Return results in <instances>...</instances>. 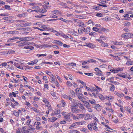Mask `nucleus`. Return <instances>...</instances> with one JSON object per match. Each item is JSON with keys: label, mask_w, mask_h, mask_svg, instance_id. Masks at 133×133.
I'll list each match as a JSON object with an SVG mask.
<instances>
[{"label": "nucleus", "mask_w": 133, "mask_h": 133, "mask_svg": "<svg viewBox=\"0 0 133 133\" xmlns=\"http://www.w3.org/2000/svg\"><path fill=\"white\" fill-rule=\"evenodd\" d=\"M73 102H72L71 103V108L72 112L73 113L76 114L78 113L80 111L79 109L76 107V104Z\"/></svg>", "instance_id": "f257e3e1"}, {"label": "nucleus", "mask_w": 133, "mask_h": 133, "mask_svg": "<svg viewBox=\"0 0 133 133\" xmlns=\"http://www.w3.org/2000/svg\"><path fill=\"white\" fill-rule=\"evenodd\" d=\"M122 36L124 37V38H128L133 37V34L131 33H126L123 34Z\"/></svg>", "instance_id": "f03ea898"}, {"label": "nucleus", "mask_w": 133, "mask_h": 133, "mask_svg": "<svg viewBox=\"0 0 133 133\" xmlns=\"http://www.w3.org/2000/svg\"><path fill=\"white\" fill-rule=\"evenodd\" d=\"M97 96H98L99 99L101 100H104L105 99H107V98H109L108 96H103L101 94H97Z\"/></svg>", "instance_id": "7ed1b4c3"}, {"label": "nucleus", "mask_w": 133, "mask_h": 133, "mask_svg": "<svg viewBox=\"0 0 133 133\" xmlns=\"http://www.w3.org/2000/svg\"><path fill=\"white\" fill-rule=\"evenodd\" d=\"M29 128L28 130L26 131V132H33V131L35 129L34 128H32V125H29Z\"/></svg>", "instance_id": "20e7f679"}, {"label": "nucleus", "mask_w": 133, "mask_h": 133, "mask_svg": "<svg viewBox=\"0 0 133 133\" xmlns=\"http://www.w3.org/2000/svg\"><path fill=\"white\" fill-rule=\"evenodd\" d=\"M64 117L66 119V121H68L70 122L71 121V120L70 119V114H68L65 115Z\"/></svg>", "instance_id": "39448f33"}, {"label": "nucleus", "mask_w": 133, "mask_h": 133, "mask_svg": "<svg viewBox=\"0 0 133 133\" xmlns=\"http://www.w3.org/2000/svg\"><path fill=\"white\" fill-rule=\"evenodd\" d=\"M25 37H23V38H20L19 39V40L20 41H22V42H21V43L22 44H24L23 45H26V44H28V45H29V44H28V43L27 42L23 41H25Z\"/></svg>", "instance_id": "423d86ee"}, {"label": "nucleus", "mask_w": 133, "mask_h": 133, "mask_svg": "<svg viewBox=\"0 0 133 133\" xmlns=\"http://www.w3.org/2000/svg\"><path fill=\"white\" fill-rule=\"evenodd\" d=\"M72 117L75 120H78V119H79L78 114H77L76 116L72 115Z\"/></svg>", "instance_id": "0eeeda50"}, {"label": "nucleus", "mask_w": 133, "mask_h": 133, "mask_svg": "<svg viewBox=\"0 0 133 133\" xmlns=\"http://www.w3.org/2000/svg\"><path fill=\"white\" fill-rule=\"evenodd\" d=\"M68 35H69V36H68L66 35H65L64 34H63L62 36H63V37L65 38H69L71 39H72L73 38L70 35H69L68 34Z\"/></svg>", "instance_id": "6e6552de"}, {"label": "nucleus", "mask_w": 133, "mask_h": 133, "mask_svg": "<svg viewBox=\"0 0 133 133\" xmlns=\"http://www.w3.org/2000/svg\"><path fill=\"white\" fill-rule=\"evenodd\" d=\"M77 24L79 26L81 27H82V26L83 25H85L83 22L81 21H78L77 22Z\"/></svg>", "instance_id": "1a4fd4ad"}, {"label": "nucleus", "mask_w": 133, "mask_h": 133, "mask_svg": "<svg viewBox=\"0 0 133 133\" xmlns=\"http://www.w3.org/2000/svg\"><path fill=\"white\" fill-rule=\"evenodd\" d=\"M115 94L120 97H121L124 96V95L122 93L121 94H120L118 92H117L116 91H115Z\"/></svg>", "instance_id": "9d476101"}, {"label": "nucleus", "mask_w": 133, "mask_h": 133, "mask_svg": "<svg viewBox=\"0 0 133 133\" xmlns=\"http://www.w3.org/2000/svg\"><path fill=\"white\" fill-rule=\"evenodd\" d=\"M85 117L84 118L85 120H87L91 118L90 115L89 114H87L85 115Z\"/></svg>", "instance_id": "9b49d317"}, {"label": "nucleus", "mask_w": 133, "mask_h": 133, "mask_svg": "<svg viewBox=\"0 0 133 133\" xmlns=\"http://www.w3.org/2000/svg\"><path fill=\"white\" fill-rule=\"evenodd\" d=\"M34 47L32 46H26L24 47V49H29L30 50H32L34 49Z\"/></svg>", "instance_id": "f8f14e48"}, {"label": "nucleus", "mask_w": 133, "mask_h": 133, "mask_svg": "<svg viewBox=\"0 0 133 133\" xmlns=\"http://www.w3.org/2000/svg\"><path fill=\"white\" fill-rule=\"evenodd\" d=\"M54 112L56 115L59 114L60 113V110L58 109H55Z\"/></svg>", "instance_id": "ddd939ff"}, {"label": "nucleus", "mask_w": 133, "mask_h": 133, "mask_svg": "<svg viewBox=\"0 0 133 133\" xmlns=\"http://www.w3.org/2000/svg\"><path fill=\"white\" fill-rule=\"evenodd\" d=\"M93 9H95L96 10H99L101 9V7L98 6H94L92 7Z\"/></svg>", "instance_id": "4468645a"}, {"label": "nucleus", "mask_w": 133, "mask_h": 133, "mask_svg": "<svg viewBox=\"0 0 133 133\" xmlns=\"http://www.w3.org/2000/svg\"><path fill=\"white\" fill-rule=\"evenodd\" d=\"M12 95H13V96L15 97H16V94L15 93V92H12L11 93H9V96L10 97H12Z\"/></svg>", "instance_id": "2eb2a0df"}, {"label": "nucleus", "mask_w": 133, "mask_h": 133, "mask_svg": "<svg viewBox=\"0 0 133 133\" xmlns=\"http://www.w3.org/2000/svg\"><path fill=\"white\" fill-rule=\"evenodd\" d=\"M84 103H85L86 107L87 108V109L90 107V104L89 103H88L87 102L85 101L84 102Z\"/></svg>", "instance_id": "dca6fc26"}, {"label": "nucleus", "mask_w": 133, "mask_h": 133, "mask_svg": "<svg viewBox=\"0 0 133 133\" xmlns=\"http://www.w3.org/2000/svg\"><path fill=\"white\" fill-rule=\"evenodd\" d=\"M114 44L115 45H123V43L122 42H115L114 43Z\"/></svg>", "instance_id": "f3484780"}, {"label": "nucleus", "mask_w": 133, "mask_h": 133, "mask_svg": "<svg viewBox=\"0 0 133 133\" xmlns=\"http://www.w3.org/2000/svg\"><path fill=\"white\" fill-rule=\"evenodd\" d=\"M26 16V14L25 13H23L22 14H18L17 16L20 17H24Z\"/></svg>", "instance_id": "a211bd4d"}, {"label": "nucleus", "mask_w": 133, "mask_h": 133, "mask_svg": "<svg viewBox=\"0 0 133 133\" xmlns=\"http://www.w3.org/2000/svg\"><path fill=\"white\" fill-rule=\"evenodd\" d=\"M31 25V23H27L25 24H22L21 26H29Z\"/></svg>", "instance_id": "6ab92c4d"}, {"label": "nucleus", "mask_w": 133, "mask_h": 133, "mask_svg": "<svg viewBox=\"0 0 133 133\" xmlns=\"http://www.w3.org/2000/svg\"><path fill=\"white\" fill-rule=\"evenodd\" d=\"M79 99L82 101L84 103V101L85 99V98L83 96V95L79 97L78 98Z\"/></svg>", "instance_id": "aec40b11"}, {"label": "nucleus", "mask_w": 133, "mask_h": 133, "mask_svg": "<svg viewBox=\"0 0 133 133\" xmlns=\"http://www.w3.org/2000/svg\"><path fill=\"white\" fill-rule=\"evenodd\" d=\"M46 10L45 8L43 9L42 10H41L40 9L38 10V12H39L40 13H43L44 12H46Z\"/></svg>", "instance_id": "412c9836"}, {"label": "nucleus", "mask_w": 133, "mask_h": 133, "mask_svg": "<svg viewBox=\"0 0 133 133\" xmlns=\"http://www.w3.org/2000/svg\"><path fill=\"white\" fill-rule=\"evenodd\" d=\"M13 113L14 115L17 117H18L19 115V113L17 111L14 110L13 111Z\"/></svg>", "instance_id": "4be33fe9"}, {"label": "nucleus", "mask_w": 133, "mask_h": 133, "mask_svg": "<svg viewBox=\"0 0 133 133\" xmlns=\"http://www.w3.org/2000/svg\"><path fill=\"white\" fill-rule=\"evenodd\" d=\"M93 125V123L91 124H89L88 125V129L90 130H92V127Z\"/></svg>", "instance_id": "5701e85b"}, {"label": "nucleus", "mask_w": 133, "mask_h": 133, "mask_svg": "<svg viewBox=\"0 0 133 133\" xmlns=\"http://www.w3.org/2000/svg\"><path fill=\"white\" fill-rule=\"evenodd\" d=\"M70 33L72 35H74L75 36H78V33H77L76 31H74L72 32V31H70Z\"/></svg>", "instance_id": "b1692460"}, {"label": "nucleus", "mask_w": 133, "mask_h": 133, "mask_svg": "<svg viewBox=\"0 0 133 133\" xmlns=\"http://www.w3.org/2000/svg\"><path fill=\"white\" fill-rule=\"evenodd\" d=\"M70 133H80V132L76 130H70Z\"/></svg>", "instance_id": "393cba45"}, {"label": "nucleus", "mask_w": 133, "mask_h": 133, "mask_svg": "<svg viewBox=\"0 0 133 133\" xmlns=\"http://www.w3.org/2000/svg\"><path fill=\"white\" fill-rule=\"evenodd\" d=\"M43 101L46 104H49V102H48L46 99L45 98H43Z\"/></svg>", "instance_id": "a878e982"}, {"label": "nucleus", "mask_w": 133, "mask_h": 133, "mask_svg": "<svg viewBox=\"0 0 133 133\" xmlns=\"http://www.w3.org/2000/svg\"><path fill=\"white\" fill-rule=\"evenodd\" d=\"M96 75H98L99 76H102L103 75L102 74V71L101 70H99V71H97L96 74Z\"/></svg>", "instance_id": "bb28decb"}, {"label": "nucleus", "mask_w": 133, "mask_h": 133, "mask_svg": "<svg viewBox=\"0 0 133 133\" xmlns=\"http://www.w3.org/2000/svg\"><path fill=\"white\" fill-rule=\"evenodd\" d=\"M15 32H17L16 31H7L5 32L7 34H15L16 33Z\"/></svg>", "instance_id": "cd10ccee"}, {"label": "nucleus", "mask_w": 133, "mask_h": 133, "mask_svg": "<svg viewBox=\"0 0 133 133\" xmlns=\"http://www.w3.org/2000/svg\"><path fill=\"white\" fill-rule=\"evenodd\" d=\"M102 43V45L103 47L106 46L107 47L108 46V45L107 43H105L103 41H102L101 43Z\"/></svg>", "instance_id": "c85d7f7f"}, {"label": "nucleus", "mask_w": 133, "mask_h": 133, "mask_svg": "<svg viewBox=\"0 0 133 133\" xmlns=\"http://www.w3.org/2000/svg\"><path fill=\"white\" fill-rule=\"evenodd\" d=\"M66 65L69 66L71 65V66H75L76 65V64L75 63L72 62L70 63L67 64H66Z\"/></svg>", "instance_id": "c756f323"}, {"label": "nucleus", "mask_w": 133, "mask_h": 133, "mask_svg": "<svg viewBox=\"0 0 133 133\" xmlns=\"http://www.w3.org/2000/svg\"><path fill=\"white\" fill-rule=\"evenodd\" d=\"M79 118H83L85 116V114H78Z\"/></svg>", "instance_id": "7c9ffc66"}, {"label": "nucleus", "mask_w": 133, "mask_h": 133, "mask_svg": "<svg viewBox=\"0 0 133 133\" xmlns=\"http://www.w3.org/2000/svg\"><path fill=\"white\" fill-rule=\"evenodd\" d=\"M90 27H88L86 28V32H85V34H87L90 32Z\"/></svg>", "instance_id": "2f4dec72"}, {"label": "nucleus", "mask_w": 133, "mask_h": 133, "mask_svg": "<svg viewBox=\"0 0 133 133\" xmlns=\"http://www.w3.org/2000/svg\"><path fill=\"white\" fill-rule=\"evenodd\" d=\"M111 87L110 88V90L112 91H113L115 89V86L113 84H111Z\"/></svg>", "instance_id": "473e14b6"}, {"label": "nucleus", "mask_w": 133, "mask_h": 133, "mask_svg": "<svg viewBox=\"0 0 133 133\" xmlns=\"http://www.w3.org/2000/svg\"><path fill=\"white\" fill-rule=\"evenodd\" d=\"M76 124L79 125V124H83L85 123V122H76Z\"/></svg>", "instance_id": "72a5a7b5"}, {"label": "nucleus", "mask_w": 133, "mask_h": 133, "mask_svg": "<svg viewBox=\"0 0 133 133\" xmlns=\"http://www.w3.org/2000/svg\"><path fill=\"white\" fill-rule=\"evenodd\" d=\"M124 25L127 26H128L130 24V23L129 22H124Z\"/></svg>", "instance_id": "f704fd0d"}, {"label": "nucleus", "mask_w": 133, "mask_h": 133, "mask_svg": "<svg viewBox=\"0 0 133 133\" xmlns=\"http://www.w3.org/2000/svg\"><path fill=\"white\" fill-rule=\"evenodd\" d=\"M106 130L110 132H112V129H111L110 128V127H107V128L106 129Z\"/></svg>", "instance_id": "c9c22d12"}, {"label": "nucleus", "mask_w": 133, "mask_h": 133, "mask_svg": "<svg viewBox=\"0 0 133 133\" xmlns=\"http://www.w3.org/2000/svg\"><path fill=\"white\" fill-rule=\"evenodd\" d=\"M76 123H73L72 125H71L70 127L69 128V129H72V128L74 127H75V126H76Z\"/></svg>", "instance_id": "e433bc0d"}, {"label": "nucleus", "mask_w": 133, "mask_h": 133, "mask_svg": "<svg viewBox=\"0 0 133 133\" xmlns=\"http://www.w3.org/2000/svg\"><path fill=\"white\" fill-rule=\"evenodd\" d=\"M61 104H62V107H64L65 105V103L63 100H62L61 101Z\"/></svg>", "instance_id": "4c0bfd02"}, {"label": "nucleus", "mask_w": 133, "mask_h": 133, "mask_svg": "<svg viewBox=\"0 0 133 133\" xmlns=\"http://www.w3.org/2000/svg\"><path fill=\"white\" fill-rule=\"evenodd\" d=\"M69 100H70V101H71V102H72H72H73V103H74V102L75 101V100L74 99H73L72 100V98H71V97L70 96H68V98Z\"/></svg>", "instance_id": "58836bf2"}, {"label": "nucleus", "mask_w": 133, "mask_h": 133, "mask_svg": "<svg viewBox=\"0 0 133 133\" xmlns=\"http://www.w3.org/2000/svg\"><path fill=\"white\" fill-rule=\"evenodd\" d=\"M57 119V118L55 117H53L51 121L52 122H54L55 121H56Z\"/></svg>", "instance_id": "ea45409f"}, {"label": "nucleus", "mask_w": 133, "mask_h": 133, "mask_svg": "<svg viewBox=\"0 0 133 133\" xmlns=\"http://www.w3.org/2000/svg\"><path fill=\"white\" fill-rule=\"evenodd\" d=\"M52 12L54 14H56L57 13H61L60 11L57 10H54V11H53Z\"/></svg>", "instance_id": "a19ab883"}, {"label": "nucleus", "mask_w": 133, "mask_h": 133, "mask_svg": "<svg viewBox=\"0 0 133 133\" xmlns=\"http://www.w3.org/2000/svg\"><path fill=\"white\" fill-rule=\"evenodd\" d=\"M7 68L9 70H13L14 69V68L12 67L9 65H8Z\"/></svg>", "instance_id": "79ce46f5"}, {"label": "nucleus", "mask_w": 133, "mask_h": 133, "mask_svg": "<svg viewBox=\"0 0 133 133\" xmlns=\"http://www.w3.org/2000/svg\"><path fill=\"white\" fill-rule=\"evenodd\" d=\"M15 51L13 50H9L8 51V54H13L15 53Z\"/></svg>", "instance_id": "37998d69"}, {"label": "nucleus", "mask_w": 133, "mask_h": 133, "mask_svg": "<svg viewBox=\"0 0 133 133\" xmlns=\"http://www.w3.org/2000/svg\"><path fill=\"white\" fill-rule=\"evenodd\" d=\"M80 106H79V108L82 110H85V108L83 107L82 104H80Z\"/></svg>", "instance_id": "c03bdc74"}, {"label": "nucleus", "mask_w": 133, "mask_h": 133, "mask_svg": "<svg viewBox=\"0 0 133 133\" xmlns=\"http://www.w3.org/2000/svg\"><path fill=\"white\" fill-rule=\"evenodd\" d=\"M43 46L46 48L51 47V46L49 45L48 44H45L43 45Z\"/></svg>", "instance_id": "a18cd8bd"}, {"label": "nucleus", "mask_w": 133, "mask_h": 133, "mask_svg": "<svg viewBox=\"0 0 133 133\" xmlns=\"http://www.w3.org/2000/svg\"><path fill=\"white\" fill-rule=\"evenodd\" d=\"M84 87L87 90L90 91L91 92H92V89L90 88H89V87H87V86H85V85L84 86Z\"/></svg>", "instance_id": "49530a36"}, {"label": "nucleus", "mask_w": 133, "mask_h": 133, "mask_svg": "<svg viewBox=\"0 0 133 133\" xmlns=\"http://www.w3.org/2000/svg\"><path fill=\"white\" fill-rule=\"evenodd\" d=\"M96 16L98 17H102V14L100 13H98L96 14Z\"/></svg>", "instance_id": "de8ad7c7"}, {"label": "nucleus", "mask_w": 133, "mask_h": 133, "mask_svg": "<svg viewBox=\"0 0 133 133\" xmlns=\"http://www.w3.org/2000/svg\"><path fill=\"white\" fill-rule=\"evenodd\" d=\"M100 29H101V30L102 31H103L104 32L107 31L108 30V29H105L103 28H102Z\"/></svg>", "instance_id": "09e8293b"}, {"label": "nucleus", "mask_w": 133, "mask_h": 133, "mask_svg": "<svg viewBox=\"0 0 133 133\" xmlns=\"http://www.w3.org/2000/svg\"><path fill=\"white\" fill-rule=\"evenodd\" d=\"M76 94L78 96V98L80 96H83V94H82L79 93L78 92H76Z\"/></svg>", "instance_id": "8fccbe9b"}, {"label": "nucleus", "mask_w": 133, "mask_h": 133, "mask_svg": "<svg viewBox=\"0 0 133 133\" xmlns=\"http://www.w3.org/2000/svg\"><path fill=\"white\" fill-rule=\"evenodd\" d=\"M99 29L97 28V27H94L92 28V30H93L96 31V32H98V31Z\"/></svg>", "instance_id": "3c124183"}, {"label": "nucleus", "mask_w": 133, "mask_h": 133, "mask_svg": "<svg viewBox=\"0 0 133 133\" xmlns=\"http://www.w3.org/2000/svg\"><path fill=\"white\" fill-rule=\"evenodd\" d=\"M4 7L6 9H8L9 10L10 9V6L9 5H4Z\"/></svg>", "instance_id": "603ef678"}, {"label": "nucleus", "mask_w": 133, "mask_h": 133, "mask_svg": "<svg viewBox=\"0 0 133 133\" xmlns=\"http://www.w3.org/2000/svg\"><path fill=\"white\" fill-rule=\"evenodd\" d=\"M46 54H37V56L38 57H40L41 56H46Z\"/></svg>", "instance_id": "864d4df0"}, {"label": "nucleus", "mask_w": 133, "mask_h": 133, "mask_svg": "<svg viewBox=\"0 0 133 133\" xmlns=\"http://www.w3.org/2000/svg\"><path fill=\"white\" fill-rule=\"evenodd\" d=\"M39 7L38 6H33L32 7V8L33 9H37L39 8Z\"/></svg>", "instance_id": "5fc2aeb1"}, {"label": "nucleus", "mask_w": 133, "mask_h": 133, "mask_svg": "<svg viewBox=\"0 0 133 133\" xmlns=\"http://www.w3.org/2000/svg\"><path fill=\"white\" fill-rule=\"evenodd\" d=\"M89 102L92 104H95V101L94 99V101L89 100Z\"/></svg>", "instance_id": "6e6d98bb"}, {"label": "nucleus", "mask_w": 133, "mask_h": 133, "mask_svg": "<svg viewBox=\"0 0 133 133\" xmlns=\"http://www.w3.org/2000/svg\"><path fill=\"white\" fill-rule=\"evenodd\" d=\"M67 85L70 86H71L72 85V83H71L70 81H68L66 83Z\"/></svg>", "instance_id": "4d7b16f0"}, {"label": "nucleus", "mask_w": 133, "mask_h": 133, "mask_svg": "<svg viewBox=\"0 0 133 133\" xmlns=\"http://www.w3.org/2000/svg\"><path fill=\"white\" fill-rule=\"evenodd\" d=\"M118 75L120 77H122L124 78H125L126 77V76L124 75L119 74H118Z\"/></svg>", "instance_id": "13d9d810"}, {"label": "nucleus", "mask_w": 133, "mask_h": 133, "mask_svg": "<svg viewBox=\"0 0 133 133\" xmlns=\"http://www.w3.org/2000/svg\"><path fill=\"white\" fill-rule=\"evenodd\" d=\"M109 98H107V99H108L109 101H110V100H112L114 98L112 96H110V97H108Z\"/></svg>", "instance_id": "bf43d9fd"}, {"label": "nucleus", "mask_w": 133, "mask_h": 133, "mask_svg": "<svg viewBox=\"0 0 133 133\" xmlns=\"http://www.w3.org/2000/svg\"><path fill=\"white\" fill-rule=\"evenodd\" d=\"M51 95L53 97H55V93L54 91H51L50 93Z\"/></svg>", "instance_id": "052dcab7"}, {"label": "nucleus", "mask_w": 133, "mask_h": 133, "mask_svg": "<svg viewBox=\"0 0 133 133\" xmlns=\"http://www.w3.org/2000/svg\"><path fill=\"white\" fill-rule=\"evenodd\" d=\"M5 3L1 0H0V5H3L5 4Z\"/></svg>", "instance_id": "680f3d73"}, {"label": "nucleus", "mask_w": 133, "mask_h": 133, "mask_svg": "<svg viewBox=\"0 0 133 133\" xmlns=\"http://www.w3.org/2000/svg\"><path fill=\"white\" fill-rule=\"evenodd\" d=\"M33 99L34 100L36 101H38L39 99L36 96L34 97Z\"/></svg>", "instance_id": "e2e57ef3"}, {"label": "nucleus", "mask_w": 133, "mask_h": 133, "mask_svg": "<svg viewBox=\"0 0 133 133\" xmlns=\"http://www.w3.org/2000/svg\"><path fill=\"white\" fill-rule=\"evenodd\" d=\"M78 32L80 34H83V32L82 31V30L81 28L78 29Z\"/></svg>", "instance_id": "0e129e2a"}, {"label": "nucleus", "mask_w": 133, "mask_h": 133, "mask_svg": "<svg viewBox=\"0 0 133 133\" xmlns=\"http://www.w3.org/2000/svg\"><path fill=\"white\" fill-rule=\"evenodd\" d=\"M89 63V61H88V60L87 61H84L82 63V65H85L87 63Z\"/></svg>", "instance_id": "69168bd1"}, {"label": "nucleus", "mask_w": 133, "mask_h": 133, "mask_svg": "<svg viewBox=\"0 0 133 133\" xmlns=\"http://www.w3.org/2000/svg\"><path fill=\"white\" fill-rule=\"evenodd\" d=\"M63 43L59 41H58L57 44L61 46H62L63 44Z\"/></svg>", "instance_id": "338daca9"}, {"label": "nucleus", "mask_w": 133, "mask_h": 133, "mask_svg": "<svg viewBox=\"0 0 133 133\" xmlns=\"http://www.w3.org/2000/svg\"><path fill=\"white\" fill-rule=\"evenodd\" d=\"M114 79V78L113 77L107 79V80L109 81L110 82H111Z\"/></svg>", "instance_id": "774afa93"}]
</instances>
